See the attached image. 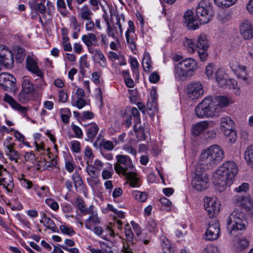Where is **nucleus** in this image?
Listing matches in <instances>:
<instances>
[{"mask_svg":"<svg viewBox=\"0 0 253 253\" xmlns=\"http://www.w3.org/2000/svg\"><path fill=\"white\" fill-rule=\"evenodd\" d=\"M248 221L245 214L240 210L234 211L229 216L227 221V228L229 234L234 237L241 234L246 229Z\"/></svg>","mask_w":253,"mask_h":253,"instance_id":"20e7f679","label":"nucleus"},{"mask_svg":"<svg viewBox=\"0 0 253 253\" xmlns=\"http://www.w3.org/2000/svg\"><path fill=\"white\" fill-rule=\"evenodd\" d=\"M45 203L54 211H57L59 209L58 203L52 199H47Z\"/></svg>","mask_w":253,"mask_h":253,"instance_id":"09e8293b","label":"nucleus"},{"mask_svg":"<svg viewBox=\"0 0 253 253\" xmlns=\"http://www.w3.org/2000/svg\"><path fill=\"white\" fill-rule=\"evenodd\" d=\"M24 159L25 161L32 163L36 161L35 155L32 151L26 153L24 155Z\"/></svg>","mask_w":253,"mask_h":253,"instance_id":"6e6d98bb","label":"nucleus"},{"mask_svg":"<svg viewBox=\"0 0 253 253\" xmlns=\"http://www.w3.org/2000/svg\"><path fill=\"white\" fill-rule=\"evenodd\" d=\"M197 67L196 60L191 58H186L174 66L175 77L183 81L192 75Z\"/></svg>","mask_w":253,"mask_h":253,"instance_id":"423d86ee","label":"nucleus"},{"mask_svg":"<svg viewBox=\"0 0 253 253\" xmlns=\"http://www.w3.org/2000/svg\"><path fill=\"white\" fill-rule=\"evenodd\" d=\"M72 179L74 181V186L77 191L81 190L84 188L83 179L78 172H74L72 175Z\"/></svg>","mask_w":253,"mask_h":253,"instance_id":"c85d7f7f","label":"nucleus"},{"mask_svg":"<svg viewBox=\"0 0 253 253\" xmlns=\"http://www.w3.org/2000/svg\"><path fill=\"white\" fill-rule=\"evenodd\" d=\"M196 13L200 24L209 23L213 15L211 3L206 0L201 1L196 7Z\"/></svg>","mask_w":253,"mask_h":253,"instance_id":"0eeeda50","label":"nucleus"},{"mask_svg":"<svg viewBox=\"0 0 253 253\" xmlns=\"http://www.w3.org/2000/svg\"><path fill=\"white\" fill-rule=\"evenodd\" d=\"M107 33L108 36L111 37L114 39L115 38V32H114L115 29L113 26H111L110 25V23L107 24Z\"/></svg>","mask_w":253,"mask_h":253,"instance_id":"0e129e2a","label":"nucleus"},{"mask_svg":"<svg viewBox=\"0 0 253 253\" xmlns=\"http://www.w3.org/2000/svg\"><path fill=\"white\" fill-rule=\"evenodd\" d=\"M75 203L81 212L83 214H86V213L90 212L89 210H87V208H85L84 201L82 199L77 198Z\"/></svg>","mask_w":253,"mask_h":253,"instance_id":"58836bf2","label":"nucleus"},{"mask_svg":"<svg viewBox=\"0 0 253 253\" xmlns=\"http://www.w3.org/2000/svg\"><path fill=\"white\" fill-rule=\"evenodd\" d=\"M0 63L7 68H12L14 65L11 51L2 44H0Z\"/></svg>","mask_w":253,"mask_h":253,"instance_id":"f8f14e48","label":"nucleus"},{"mask_svg":"<svg viewBox=\"0 0 253 253\" xmlns=\"http://www.w3.org/2000/svg\"><path fill=\"white\" fill-rule=\"evenodd\" d=\"M239 69L241 72H242V74L238 75V77L243 79L244 81H247L248 79L247 75L246 74V68L243 65H239Z\"/></svg>","mask_w":253,"mask_h":253,"instance_id":"4d7b16f0","label":"nucleus"},{"mask_svg":"<svg viewBox=\"0 0 253 253\" xmlns=\"http://www.w3.org/2000/svg\"><path fill=\"white\" fill-rule=\"evenodd\" d=\"M16 81L12 74L4 72L0 74V86L5 90H12L15 86Z\"/></svg>","mask_w":253,"mask_h":253,"instance_id":"4468645a","label":"nucleus"},{"mask_svg":"<svg viewBox=\"0 0 253 253\" xmlns=\"http://www.w3.org/2000/svg\"><path fill=\"white\" fill-rule=\"evenodd\" d=\"M7 176V178L5 177L0 178V184L2 185L8 192H11L14 187L12 176L10 173H8Z\"/></svg>","mask_w":253,"mask_h":253,"instance_id":"b1692460","label":"nucleus"},{"mask_svg":"<svg viewBox=\"0 0 253 253\" xmlns=\"http://www.w3.org/2000/svg\"><path fill=\"white\" fill-rule=\"evenodd\" d=\"M72 150L75 153H79L80 151V143L77 141H72L71 142Z\"/></svg>","mask_w":253,"mask_h":253,"instance_id":"13d9d810","label":"nucleus"},{"mask_svg":"<svg viewBox=\"0 0 253 253\" xmlns=\"http://www.w3.org/2000/svg\"><path fill=\"white\" fill-rule=\"evenodd\" d=\"M183 43L188 52L191 53L195 52V49H196V44L192 39L185 38Z\"/></svg>","mask_w":253,"mask_h":253,"instance_id":"473e14b6","label":"nucleus"},{"mask_svg":"<svg viewBox=\"0 0 253 253\" xmlns=\"http://www.w3.org/2000/svg\"><path fill=\"white\" fill-rule=\"evenodd\" d=\"M60 230L62 233L70 236L75 234V232L72 227H67L65 225H61L60 226Z\"/></svg>","mask_w":253,"mask_h":253,"instance_id":"37998d69","label":"nucleus"},{"mask_svg":"<svg viewBox=\"0 0 253 253\" xmlns=\"http://www.w3.org/2000/svg\"><path fill=\"white\" fill-rule=\"evenodd\" d=\"M237 0H214L215 4L222 8L228 7L233 5Z\"/></svg>","mask_w":253,"mask_h":253,"instance_id":"e433bc0d","label":"nucleus"},{"mask_svg":"<svg viewBox=\"0 0 253 253\" xmlns=\"http://www.w3.org/2000/svg\"><path fill=\"white\" fill-rule=\"evenodd\" d=\"M94 56L97 58L99 59L100 61H102L103 63H105L106 60V58L103 55L102 52L99 49H96L94 51Z\"/></svg>","mask_w":253,"mask_h":253,"instance_id":"864d4df0","label":"nucleus"},{"mask_svg":"<svg viewBox=\"0 0 253 253\" xmlns=\"http://www.w3.org/2000/svg\"><path fill=\"white\" fill-rule=\"evenodd\" d=\"M134 196L137 200L141 202H145L147 199V194L145 192L136 191L134 193Z\"/></svg>","mask_w":253,"mask_h":253,"instance_id":"c03bdc74","label":"nucleus"},{"mask_svg":"<svg viewBox=\"0 0 253 253\" xmlns=\"http://www.w3.org/2000/svg\"><path fill=\"white\" fill-rule=\"evenodd\" d=\"M220 206L219 202L213 198L206 197L204 199V208L210 217H213L219 213Z\"/></svg>","mask_w":253,"mask_h":253,"instance_id":"ddd939ff","label":"nucleus"},{"mask_svg":"<svg viewBox=\"0 0 253 253\" xmlns=\"http://www.w3.org/2000/svg\"><path fill=\"white\" fill-rule=\"evenodd\" d=\"M100 221V220L97 214L92 213V214H91L88 218L85 221V227L88 229L91 230L92 226L91 223L97 224H99Z\"/></svg>","mask_w":253,"mask_h":253,"instance_id":"c756f323","label":"nucleus"},{"mask_svg":"<svg viewBox=\"0 0 253 253\" xmlns=\"http://www.w3.org/2000/svg\"><path fill=\"white\" fill-rule=\"evenodd\" d=\"M84 67L88 68L89 64L87 61V58L85 55L83 56L80 59V67Z\"/></svg>","mask_w":253,"mask_h":253,"instance_id":"69168bd1","label":"nucleus"},{"mask_svg":"<svg viewBox=\"0 0 253 253\" xmlns=\"http://www.w3.org/2000/svg\"><path fill=\"white\" fill-rule=\"evenodd\" d=\"M42 223L47 228L51 230L53 232H58V229L56 226L54 221L49 217H45V220Z\"/></svg>","mask_w":253,"mask_h":253,"instance_id":"4c0bfd02","label":"nucleus"},{"mask_svg":"<svg viewBox=\"0 0 253 253\" xmlns=\"http://www.w3.org/2000/svg\"><path fill=\"white\" fill-rule=\"evenodd\" d=\"M4 100L9 104L12 108H14L17 104V102L14 100L13 98L7 93H5Z\"/></svg>","mask_w":253,"mask_h":253,"instance_id":"3c124183","label":"nucleus"},{"mask_svg":"<svg viewBox=\"0 0 253 253\" xmlns=\"http://www.w3.org/2000/svg\"><path fill=\"white\" fill-rule=\"evenodd\" d=\"M238 171V167L233 161L224 162L216 170L215 176L216 184L223 189L230 186Z\"/></svg>","mask_w":253,"mask_h":253,"instance_id":"f257e3e1","label":"nucleus"},{"mask_svg":"<svg viewBox=\"0 0 253 253\" xmlns=\"http://www.w3.org/2000/svg\"><path fill=\"white\" fill-rule=\"evenodd\" d=\"M220 233L219 223L215 220L209 223V227L205 234L206 240H214L218 238Z\"/></svg>","mask_w":253,"mask_h":253,"instance_id":"2eb2a0df","label":"nucleus"},{"mask_svg":"<svg viewBox=\"0 0 253 253\" xmlns=\"http://www.w3.org/2000/svg\"><path fill=\"white\" fill-rule=\"evenodd\" d=\"M59 101L65 103L68 99V94L63 90H60L59 92Z\"/></svg>","mask_w":253,"mask_h":253,"instance_id":"680f3d73","label":"nucleus"},{"mask_svg":"<svg viewBox=\"0 0 253 253\" xmlns=\"http://www.w3.org/2000/svg\"><path fill=\"white\" fill-rule=\"evenodd\" d=\"M100 145L102 146L104 149L108 151H111L114 148L113 142L109 140L103 141L102 143H100Z\"/></svg>","mask_w":253,"mask_h":253,"instance_id":"8fccbe9b","label":"nucleus"},{"mask_svg":"<svg viewBox=\"0 0 253 253\" xmlns=\"http://www.w3.org/2000/svg\"><path fill=\"white\" fill-rule=\"evenodd\" d=\"M215 105L212 96L206 97L196 106L195 109V114L199 118L217 116L220 108Z\"/></svg>","mask_w":253,"mask_h":253,"instance_id":"39448f33","label":"nucleus"},{"mask_svg":"<svg viewBox=\"0 0 253 253\" xmlns=\"http://www.w3.org/2000/svg\"><path fill=\"white\" fill-rule=\"evenodd\" d=\"M213 103L215 104V106L218 107L219 113L222 110V108L227 107L230 104L229 99L225 96H218L215 97H212Z\"/></svg>","mask_w":253,"mask_h":253,"instance_id":"412c9836","label":"nucleus"},{"mask_svg":"<svg viewBox=\"0 0 253 253\" xmlns=\"http://www.w3.org/2000/svg\"><path fill=\"white\" fill-rule=\"evenodd\" d=\"M22 91L18 95V99L19 101L24 103L25 102L24 98H21V96H24L25 94H28L33 92L34 90V87L32 83L28 79H24L22 84Z\"/></svg>","mask_w":253,"mask_h":253,"instance_id":"aec40b11","label":"nucleus"},{"mask_svg":"<svg viewBox=\"0 0 253 253\" xmlns=\"http://www.w3.org/2000/svg\"><path fill=\"white\" fill-rule=\"evenodd\" d=\"M203 253H219L218 248L215 245L207 246L203 250Z\"/></svg>","mask_w":253,"mask_h":253,"instance_id":"a18cd8bd","label":"nucleus"},{"mask_svg":"<svg viewBox=\"0 0 253 253\" xmlns=\"http://www.w3.org/2000/svg\"><path fill=\"white\" fill-rule=\"evenodd\" d=\"M82 39L85 45L89 47L92 45V42L96 41L95 35L92 33H89L87 35H84L82 36Z\"/></svg>","mask_w":253,"mask_h":253,"instance_id":"c9c22d12","label":"nucleus"},{"mask_svg":"<svg viewBox=\"0 0 253 253\" xmlns=\"http://www.w3.org/2000/svg\"><path fill=\"white\" fill-rule=\"evenodd\" d=\"M151 63V61L149 54L148 53H145L142 60V64L143 69L145 72H150L151 69H152Z\"/></svg>","mask_w":253,"mask_h":253,"instance_id":"72a5a7b5","label":"nucleus"},{"mask_svg":"<svg viewBox=\"0 0 253 253\" xmlns=\"http://www.w3.org/2000/svg\"><path fill=\"white\" fill-rule=\"evenodd\" d=\"M85 127L88 139L92 141L99 131L98 126L93 123L87 125Z\"/></svg>","mask_w":253,"mask_h":253,"instance_id":"4be33fe9","label":"nucleus"},{"mask_svg":"<svg viewBox=\"0 0 253 253\" xmlns=\"http://www.w3.org/2000/svg\"><path fill=\"white\" fill-rule=\"evenodd\" d=\"M186 92L191 99H198L201 97L204 93L203 85L200 82H191L187 86Z\"/></svg>","mask_w":253,"mask_h":253,"instance_id":"9d476101","label":"nucleus"},{"mask_svg":"<svg viewBox=\"0 0 253 253\" xmlns=\"http://www.w3.org/2000/svg\"><path fill=\"white\" fill-rule=\"evenodd\" d=\"M85 23V29L86 31H93L94 28L95 24L92 21V19L86 20Z\"/></svg>","mask_w":253,"mask_h":253,"instance_id":"bf43d9fd","label":"nucleus"},{"mask_svg":"<svg viewBox=\"0 0 253 253\" xmlns=\"http://www.w3.org/2000/svg\"><path fill=\"white\" fill-rule=\"evenodd\" d=\"M160 80V76L156 72H154L150 74L149 76V81L151 83H156Z\"/></svg>","mask_w":253,"mask_h":253,"instance_id":"e2e57ef3","label":"nucleus"},{"mask_svg":"<svg viewBox=\"0 0 253 253\" xmlns=\"http://www.w3.org/2000/svg\"><path fill=\"white\" fill-rule=\"evenodd\" d=\"M118 162L114 165L116 172L119 174L124 175L129 181V184L131 187L138 186V178L132 170L133 166L130 158L125 155H119L116 156Z\"/></svg>","mask_w":253,"mask_h":253,"instance_id":"f03ea898","label":"nucleus"},{"mask_svg":"<svg viewBox=\"0 0 253 253\" xmlns=\"http://www.w3.org/2000/svg\"><path fill=\"white\" fill-rule=\"evenodd\" d=\"M234 201L238 206L244 209L249 214H253V203L249 197L236 196Z\"/></svg>","mask_w":253,"mask_h":253,"instance_id":"dca6fc26","label":"nucleus"},{"mask_svg":"<svg viewBox=\"0 0 253 253\" xmlns=\"http://www.w3.org/2000/svg\"><path fill=\"white\" fill-rule=\"evenodd\" d=\"M6 147L7 150L6 152V155L8 156L9 159L17 163L20 158V155L18 151L13 149V144L10 143L7 145Z\"/></svg>","mask_w":253,"mask_h":253,"instance_id":"bb28decb","label":"nucleus"},{"mask_svg":"<svg viewBox=\"0 0 253 253\" xmlns=\"http://www.w3.org/2000/svg\"><path fill=\"white\" fill-rule=\"evenodd\" d=\"M240 33L245 40H250L253 37V27L249 20H244L240 26Z\"/></svg>","mask_w":253,"mask_h":253,"instance_id":"a211bd4d","label":"nucleus"},{"mask_svg":"<svg viewBox=\"0 0 253 253\" xmlns=\"http://www.w3.org/2000/svg\"><path fill=\"white\" fill-rule=\"evenodd\" d=\"M133 130L138 140H145L146 139L147 137V133L148 132L147 128H144L141 125H139L136 130Z\"/></svg>","mask_w":253,"mask_h":253,"instance_id":"7c9ffc66","label":"nucleus"},{"mask_svg":"<svg viewBox=\"0 0 253 253\" xmlns=\"http://www.w3.org/2000/svg\"><path fill=\"white\" fill-rule=\"evenodd\" d=\"M25 56V50L22 47L18 48L17 49L16 58L23 60Z\"/></svg>","mask_w":253,"mask_h":253,"instance_id":"052dcab7","label":"nucleus"},{"mask_svg":"<svg viewBox=\"0 0 253 253\" xmlns=\"http://www.w3.org/2000/svg\"><path fill=\"white\" fill-rule=\"evenodd\" d=\"M126 39L127 43L130 48V49L132 51L136 49V45L134 42L132 38H131L129 35H126Z\"/></svg>","mask_w":253,"mask_h":253,"instance_id":"5fc2aeb1","label":"nucleus"},{"mask_svg":"<svg viewBox=\"0 0 253 253\" xmlns=\"http://www.w3.org/2000/svg\"><path fill=\"white\" fill-rule=\"evenodd\" d=\"M224 157L222 148L219 145H213L203 151L200 158L201 165L206 167L207 169L214 168L220 163Z\"/></svg>","mask_w":253,"mask_h":253,"instance_id":"7ed1b4c3","label":"nucleus"},{"mask_svg":"<svg viewBox=\"0 0 253 253\" xmlns=\"http://www.w3.org/2000/svg\"><path fill=\"white\" fill-rule=\"evenodd\" d=\"M214 71L213 65L210 63L206 66L205 69V73L208 77L210 78L212 76Z\"/></svg>","mask_w":253,"mask_h":253,"instance_id":"603ef678","label":"nucleus"},{"mask_svg":"<svg viewBox=\"0 0 253 253\" xmlns=\"http://www.w3.org/2000/svg\"><path fill=\"white\" fill-rule=\"evenodd\" d=\"M196 46L200 60L202 61L206 60L208 55L207 51L209 47V42L205 35L201 34L198 37Z\"/></svg>","mask_w":253,"mask_h":253,"instance_id":"9b49d317","label":"nucleus"},{"mask_svg":"<svg viewBox=\"0 0 253 253\" xmlns=\"http://www.w3.org/2000/svg\"><path fill=\"white\" fill-rule=\"evenodd\" d=\"M198 169V168L196 169L195 175L192 181L191 185L195 189L201 191L208 187L209 179L207 174L199 171Z\"/></svg>","mask_w":253,"mask_h":253,"instance_id":"1a4fd4ad","label":"nucleus"},{"mask_svg":"<svg viewBox=\"0 0 253 253\" xmlns=\"http://www.w3.org/2000/svg\"><path fill=\"white\" fill-rule=\"evenodd\" d=\"M26 67L29 71H30L40 78L39 80L40 82L43 83H44L42 80L43 73L39 69L37 63L36 61L30 56H28L26 59Z\"/></svg>","mask_w":253,"mask_h":253,"instance_id":"6ab92c4d","label":"nucleus"},{"mask_svg":"<svg viewBox=\"0 0 253 253\" xmlns=\"http://www.w3.org/2000/svg\"><path fill=\"white\" fill-rule=\"evenodd\" d=\"M226 84L223 87H226L228 88L235 89L237 87V82L234 79H228L226 81Z\"/></svg>","mask_w":253,"mask_h":253,"instance_id":"49530a36","label":"nucleus"},{"mask_svg":"<svg viewBox=\"0 0 253 253\" xmlns=\"http://www.w3.org/2000/svg\"><path fill=\"white\" fill-rule=\"evenodd\" d=\"M86 105V102L83 98H77L75 106L79 109L83 108Z\"/></svg>","mask_w":253,"mask_h":253,"instance_id":"774afa93","label":"nucleus"},{"mask_svg":"<svg viewBox=\"0 0 253 253\" xmlns=\"http://www.w3.org/2000/svg\"><path fill=\"white\" fill-rule=\"evenodd\" d=\"M57 7L58 10L63 17H66L69 13L67 9L66 4L64 0H57Z\"/></svg>","mask_w":253,"mask_h":253,"instance_id":"f704fd0d","label":"nucleus"},{"mask_svg":"<svg viewBox=\"0 0 253 253\" xmlns=\"http://www.w3.org/2000/svg\"><path fill=\"white\" fill-rule=\"evenodd\" d=\"M92 15L93 13L87 4L84 5L81 9L80 12L79 13V16L84 20H89L91 18Z\"/></svg>","mask_w":253,"mask_h":253,"instance_id":"cd10ccee","label":"nucleus"},{"mask_svg":"<svg viewBox=\"0 0 253 253\" xmlns=\"http://www.w3.org/2000/svg\"><path fill=\"white\" fill-rule=\"evenodd\" d=\"M71 24L73 26V28L74 30H77L78 32H80L81 31L80 27L81 24L78 22L77 18L76 16H73L71 17Z\"/></svg>","mask_w":253,"mask_h":253,"instance_id":"de8ad7c7","label":"nucleus"},{"mask_svg":"<svg viewBox=\"0 0 253 253\" xmlns=\"http://www.w3.org/2000/svg\"><path fill=\"white\" fill-rule=\"evenodd\" d=\"M184 24L189 30H196L199 28V23L198 18L196 19L193 15L192 10H187L184 15Z\"/></svg>","mask_w":253,"mask_h":253,"instance_id":"f3484780","label":"nucleus"},{"mask_svg":"<svg viewBox=\"0 0 253 253\" xmlns=\"http://www.w3.org/2000/svg\"><path fill=\"white\" fill-rule=\"evenodd\" d=\"M96 168L93 165L87 164L86 167V170L87 174L91 177L96 179L99 177V173L96 171Z\"/></svg>","mask_w":253,"mask_h":253,"instance_id":"ea45409f","label":"nucleus"},{"mask_svg":"<svg viewBox=\"0 0 253 253\" xmlns=\"http://www.w3.org/2000/svg\"><path fill=\"white\" fill-rule=\"evenodd\" d=\"M215 78L220 86H224L228 78L227 74L223 70L218 69L215 71Z\"/></svg>","mask_w":253,"mask_h":253,"instance_id":"a878e982","label":"nucleus"},{"mask_svg":"<svg viewBox=\"0 0 253 253\" xmlns=\"http://www.w3.org/2000/svg\"><path fill=\"white\" fill-rule=\"evenodd\" d=\"M125 230V235L128 242L133 243V234L128 223L126 224Z\"/></svg>","mask_w":253,"mask_h":253,"instance_id":"a19ab883","label":"nucleus"},{"mask_svg":"<svg viewBox=\"0 0 253 253\" xmlns=\"http://www.w3.org/2000/svg\"><path fill=\"white\" fill-rule=\"evenodd\" d=\"M209 127V123L207 121H202L194 125L192 128L193 135L198 136L203 132Z\"/></svg>","mask_w":253,"mask_h":253,"instance_id":"5701e85b","label":"nucleus"},{"mask_svg":"<svg viewBox=\"0 0 253 253\" xmlns=\"http://www.w3.org/2000/svg\"><path fill=\"white\" fill-rule=\"evenodd\" d=\"M130 64L131 66V68L132 69L133 74L136 76V77L139 76V72H138V63L136 58H131Z\"/></svg>","mask_w":253,"mask_h":253,"instance_id":"79ce46f5","label":"nucleus"},{"mask_svg":"<svg viewBox=\"0 0 253 253\" xmlns=\"http://www.w3.org/2000/svg\"><path fill=\"white\" fill-rule=\"evenodd\" d=\"M220 128L226 136L228 141L231 144L236 142L237 134L234 129V124L229 117H224L221 119Z\"/></svg>","mask_w":253,"mask_h":253,"instance_id":"6e6552de","label":"nucleus"},{"mask_svg":"<svg viewBox=\"0 0 253 253\" xmlns=\"http://www.w3.org/2000/svg\"><path fill=\"white\" fill-rule=\"evenodd\" d=\"M245 159L253 169V146H248L245 152Z\"/></svg>","mask_w":253,"mask_h":253,"instance_id":"2f4dec72","label":"nucleus"},{"mask_svg":"<svg viewBox=\"0 0 253 253\" xmlns=\"http://www.w3.org/2000/svg\"><path fill=\"white\" fill-rule=\"evenodd\" d=\"M249 189V184L247 183H243L241 185L236 188L237 192H246Z\"/></svg>","mask_w":253,"mask_h":253,"instance_id":"338daca9","label":"nucleus"},{"mask_svg":"<svg viewBox=\"0 0 253 253\" xmlns=\"http://www.w3.org/2000/svg\"><path fill=\"white\" fill-rule=\"evenodd\" d=\"M37 2V0H33L32 2H29L31 8L42 14H44L46 11V7L44 5L45 0H41V2L39 3Z\"/></svg>","mask_w":253,"mask_h":253,"instance_id":"393cba45","label":"nucleus"}]
</instances>
